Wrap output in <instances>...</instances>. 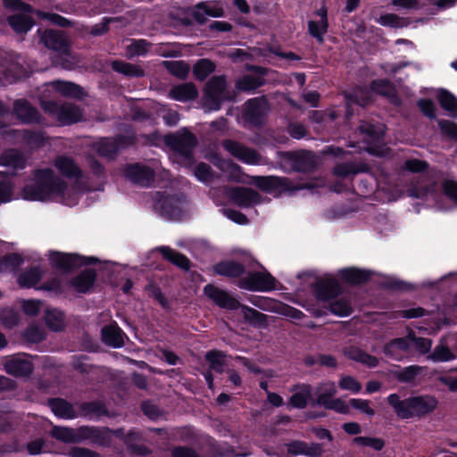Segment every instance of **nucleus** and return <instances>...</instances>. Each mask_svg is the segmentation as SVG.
Listing matches in <instances>:
<instances>
[{
  "label": "nucleus",
  "instance_id": "nucleus-1",
  "mask_svg": "<svg viewBox=\"0 0 457 457\" xmlns=\"http://www.w3.org/2000/svg\"><path fill=\"white\" fill-rule=\"evenodd\" d=\"M68 187L67 183L59 178L50 168L36 170L33 183L23 187V199L27 201H46L61 196Z\"/></svg>",
  "mask_w": 457,
  "mask_h": 457
},
{
  "label": "nucleus",
  "instance_id": "nucleus-2",
  "mask_svg": "<svg viewBox=\"0 0 457 457\" xmlns=\"http://www.w3.org/2000/svg\"><path fill=\"white\" fill-rule=\"evenodd\" d=\"M386 402L401 420L425 417L432 413L438 404L437 399L430 395H412L401 400L396 393L390 394Z\"/></svg>",
  "mask_w": 457,
  "mask_h": 457
},
{
  "label": "nucleus",
  "instance_id": "nucleus-3",
  "mask_svg": "<svg viewBox=\"0 0 457 457\" xmlns=\"http://www.w3.org/2000/svg\"><path fill=\"white\" fill-rule=\"evenodd\" d=\"M237 92L227 88V79L224 75L212 77L204 85V106L210 111H219L224 102H236Z\"/></svg>",
  "mask_w": 457,
  "mask_h": 457
},
{
  "label": "nucleus",
  "instance_id": "nucleus-4",
  "mask_svg": "<svg viewBox=\"0 0 457 457\" xmlns=\"http://www.w3.org/2000/svg\"><path fill=\"white\" fill-rule=\"evenodd\" d=\"M49 262L54 269L63 274H70L83 266L96 265L100 260L95 256L53 251L49 254Z\"/></svg>",
  "mask_w": 457,
  "mask_h": 457
},
{
  "label": "nucleus",
  "instance_id": "nucleus-5",
  "mask_svg": "<svg viewBox=\"0 0 457 457\" xmlns=\"http://www.w3.org/2000/svg\"><path fill=\"white\" fill-rule=\"evenodd\" d=\"M270 109V101L266 96L246 100L242 109L244 123L253 128L262 127L266 122Z\"/></svg>",
  "mask_w": 457,
  "mask_h": 457
},
{
  "label": "nucleus",
  "instance_id": "nucleus-6",
  "mask_svg": "<svg viewBox=\"0 0 457 457\" xmlns=\"http://www.w3.org/2000/svg\"><path fill=\"white\" fill-rule=\"evenodd\" d=\"M163 141L169 148L186 159L193 156V150L198 144L195 135L187 128L165 135Z\"/></svg>",
  "mask_w": 457,
  "mask_h": 457
},
{
  "label": "nucleus",
  "instance_id": "nucleus-7",
  "mask_svg": "<svg viewBox=\"0 0 457 457\" xmlns=\"http://www.w3.org/2000/svg\"><path fill=\"white\" fill-rule=\"evenodd\" d=\"M277 279L268 271L253 270L237 280V286L251 292H270L275 290Z\"/></svg>",
  "mask_w": 457,
  "mask_h": 457
},
{
  "label": "nucleus",
  "instance_id": "nucleus-8",
  "mask_svg": "<svg viewBox=\"0 0 457 457\" xmlns=\"http://www.w3.org/2000/svg\"><path fill=\"white\" fill-rule=\"evenodd\" d=\"M363 142L367 145V152L372 155L381 156L384 146L385 129L381 124L363 121L358 127Z\"/></svg>",
  "mask_w": 457,
  "mask_h": 457
},
{
  "label": "nucleus",
  "instance_id": "nucleus-9",
  "mask_svg": "<svg viewBox=\"0 0 457 457\" xmlns=\"http://www.w3.org/2000/svg\"><path fill=\"white\" fill-rule=\"evenodd\" d=\"M252 183L261 191L274 195H280L298 189L288 178L274 175L253 176L252 177Z\"/></svg>",
  "mask_w": 457,
  "mask_h": 457
},
{
  "label": "nucleus",
  "instance_id": "nucleus-10",
  "mask_svg": "<svg viewBox=\"0 0 457 457\" xmlns=\"http://www.w3.org/2000/svg\"><path fill=\"white\" fill-rule=\"evenodd\" d=\"M135 143L133 136L120 134L115 137H104L97 143V152L104 157H113L120 150L125 149Z\"/></svg>",
  "mask_w": 457,
  "mask_h": 457
},
{
  "label": "nucleus",
  "instance_id": "nucleus-11",
  "mask_svg": "<svg viewBox=\"0 0 457 457\" xmlns=\"http://www.w3.org/2000/svg\"><path fill=\"white\" fill-rule=\"evenodd\" d=\"M12 113L23 124H43L45 120L37 108L25 98H19L13 102Z\"/></svg>",
  "mask_w": 457,
  "mask_h": 457
},
{
  "label": "nucleus",
  "instance_id": "nucleus-12",
  "mask_svg": "<svg viewBox=\"0 0 457 457\" xmlns=\"http://www.w3.org/2000/svg\"><path fill=\"white\" fill-rule=\"evenodd\" d=\"M313 295L317 300L326 302L337 298L342 294V287L334 278H318L312 284Z\"/></svg>",
  "mask_w": 457,
  "mask_h": 457
},
{
  "label": "nucleus",
  "instance_id": "nucleus-13",
  "mask_svg": "<svg viewBox=\"0 0 457 457\" xmlns=\"http://www.w3.org/2000/svg\"><path fill=\"white\" fill-rule=\"evenodd\" d=\"M124 175L133 184L145 187H150L155 179L154 170L140 162L128 164Z\"/></svg>",
  "mask_w": 457,
  "mask_h": 457
},
{
  "label": "nucleus",
  "instance_id": "nucleus-14",
  "mask_svg": "<svg viewBox=\"0 0 457 457\" xmlns=\"http://www.w3.org/2000/svg\"><path fill=\"white\" fill-rule=\"evenodd\" d=\"M229 199L240 208H250L262 203V195L251 187H234L228 190Z\"/></svg>",
  "mask_w": 457,
  "mask_h": 457
},
{
  "label": "nucleus",
  "instance_id": "nucleus-15",
  "mask_svg": "<svg viewBox=\"0 0 457 457\" xmlns=\"http://www.w3.org/2000/svg\"><path fill=\"white\" fill-rule=\"evenodd\" d=\"M223 147L242 162L252 165L260 162L261 155L256 150L247 147L237 141L226 139L223 142Z\"/></svg>",
  "mask_w": 457,
  "mask_h": 457
},
{
  "label": "nucleus",
  "instance_id": "nucleus-16",
  "mask_svg": "<svg viewBox=\"0 0 457 457\" xmlns=\"http://www.w3.org/2000/svg\"><path fill=\"white\" fill-rule=\"evenodd\" d=\"M204 295L220 308L236 311L241 303L231 296L227 291L219 288L212 284H207L204 287Z\"/></svg>",
  "mask_w": 457,
  "mask_h": 457
},
{
  "label": "nucleus",
  "instance_id": "nucleus-17",
  "mask_svg": "<svg viewBox=\"0 0 457 457\" xmlns=\"http://www.w3.org/2000/svg\"><path fill=\"white\" fill-rule=\"evenodd\" d=\"M155 209L158 210L162 217L168 220H179L183 214L179 197L164 193H162L156 201Z\"/></svg>",
  "mask_w": 457,
  "mask_h": 457
},
{
  "label": "nucleus",
  "instance_id": "nucleus-18",
  "mask_svg": "<svg viewBox=\"0 0 457 457\" xmlns=\"http://www.w3.org/2000/svg\"><path fill=\"white\" fill-rule=\"evenodd\" d=\"M44 46L63 54H70V42L65 32L57 29H46L40 37Z\"/></svg>",
  "mask_w": 457,
  "mask_h": 457
},
{
  "label": "nucleus",
  "instance_id": "nucleus-19",
  "mask_svg": "<svg viewBox=\"0 0 457 457\" xmlns=\"http://www.w3.org/2000/svg\"><path fill=\"white\" fill-rule=\"evenodd\" d=\"M79 443L84 440H89L91 444L99 446H109L112 441L108 428L88 426L79 428Z\"/></svg>",
  "mask_w": 457,
  "mask_h": 457
},
{
  "label": "nucleus",
  "instance_id": "nucleus-20",
  "mask_svg": "<svg viewBox=\"0 0 457 457\" xmlns=\"http://www.w3.org/2000/svg\"><path fill=\"white\" fill-rule=\"evenodd\" d=\"M370 89L371 92L387 98L389 103L395 106L402 104L395 85L387 79H373L370 84Z\"/></svg>",
  "mask_w": 457,
  "mask_h": 457
},
{
  "label": "nucleus",
  "instance_id": "nucleus-21",
  "mask_svg": "<svg viewBox=\"0 0 457 457\" xmlns=\"http://www.w3.org/2000/svg\"><path fill=\"white\" fill-rule=\"evenodd\" d=\"M54 167L62 176L67 179H79L83 177L82 170L71 156H57L54 160Z\"/></svg>",
  "mask_w": 457,
  "mask_h": 457
},
{
  "label": "nucleus",
  "instance_id": "nucleus-22",
  "mask_svg": "<svg viewBox=\"0 0 457 457\" xmlns=\"http://www.w3.org/2000/svg\"><path fill=\"white\" fill-rule=\"evenodd\" d=\"M384 354L395 361H400L405 354L410 353V340L408 336L397 337L387 342L383 347Z\"/></svg>",
  "mask_w": 457,
  "mask_h": 457
},
{
  "label": "nucleus",
  "instance_id": "nucleus-23",
  "mask_svg": "<svg viewBox=\"0 0 457 457\" xmlns=\"http://www.w3.org/2000/svg\"><path fill=\"white\" fill-rule=\"evenodd\" d=\"M213 271L220 276L241 278L246 273L245 266L233 260H223L213 266Z\"/></svg>",
  "mask_w": 457,
  "mask_h": 457
},
{
  "label": "nucleus",
  "instance_id": "nucleus-24",
  "mask_svg": "<svg viewBox=\"0 0 457 457\" xmlns=\"http://www.w3.org/2000/svg\"><path fill=\"white\" fill-rule=\"evenodd\" d=\"M79 411L78 416L87 418L88 420H98L102 417L109 416V411L105 403L101 400L83 402L79 404Z\"/></svg>",
  "mask_w": 457,
  "mask_h": 457
},
{
  "label": "nucleus",
  "instance_id": "nucleus-25",
  "mask_svg": "<svg viewBox=\"0 0 457 457\" xmlns=\"http://www.w3.org/2000/svg\"><path fill=\"white\" fill-rule=\"evenodd\" d=\"M345 100L346 101V104L345 105V119L353 114L350 110V104H356L363 108L372 102L371 91L366 87H359L353 94H348L345 90Z\"/></svg>",
  "mask_w": 457,
  "mask_h": 457
},
{
  "label": "nucleus",
  "instance_id": "nucleus-26",
  "mask_svg": "<svg viewBox=\"0 0 457 457\" xmlns=\"http://www.w3.org/2000/svg\"><path fill=\"white\" fill-rule=\"evenodd\" d=\"M31 12L15 13L7 16V23L12 29L19 35H26L36 24Z\"/></svg>",
  "mask_w": 457,
  "mask_h": 457
},
{
  "label": "nucleus",
  "instance_id": "nucleus-27",
  "mask_svg": "<svg viewBox=\"0 0 457 457\" xmlns=\"http://www.w3.org/2000/svg\"><path fill=\"white\" fill-rule=\"evenodd\" d=\"M5 371L13 377H29L34 370L31 361L20 358L12 357L4 363Z\"/></svg>",
  "mask_w": 457,
  "mask_h": 457
},
{
  "label": "nucleus",
  "instance_id": "nucleus-28",
  "mask_svg": "<svg viewBox=\"0 0 457 457\" xmlns=\"http://www.w3.org/2000/svg\"><path fill=\"white\" fill-rule=\"evenodd\" d=\"M47 405L50 407L54 414L63 420H73L78 417L73 404L66 399L61 397L49 398Z\"/></svg>",
  "mask_w": 457,
  "mask_h": 457
},
{
  "label": "nucleus",
  "instance_id": "nucleus-29",
  "mask_svg": "<svg viewBox=\"0 0 457 457\" xmlns=\"http://www.w3.org/2000/svg\"><path fill=\"white\" fill-rule=\"evenodd\" d=\"M97 278L94 269H85L71 280V286L80 294L88 293L94 287Z\"/></svg>",
  "mask_w": 457,
  "mask_h": 457
},
{
  "label": "nucleus",
  "instance_id": "nucleus-30",
  "mask_svg": "<svg viewBox=\"0 0 457 457\" xmlns=\"http://www.w3.org/2000/svg\"><path fill=\"white\" fill-rule=\"evenodd\" d=\"M289 160L294 170L297 172H312L316 169L317 163L312 152L302 154H289Z\"/></svg>",
  "mask_w": 457,
  "mask_h": 457
},
{
  "label": "nucleus",
  "instance_id": "nucleus-31",
  "mask_svg": "<svg viewBox=\"0 0 457 457\" xmlns=\"http://www.w3.org/2000/svg\"><path fill=\"white\" fill-rule=\"evenodd\" d=\"M266 83L267 80L265 78L255 77V75L252 74H245L235 81V89L237 94H254L258 88L263 87Z\"/></svg>",
  "mask_w": 457,
  "mask_h": 457
},
{
  "label": "nucleus",
  "instance_id": "nucleus-32",
  "mask_svg": "<svg viewBox=\"0 0 457 457\" xmlns=\"http://www.w3.org/2000/svg\"><path fill=\"white\" fill-rule=\"evenodd\" d=\"M123 336L124 332L117 323L105 325L101 329L102 341L113 348H120L124 345Z\"/></svg>",
  "mask_w": 457,
  "mask_h": 457
},
{
  "label": "nucleus",
  "instance_id": "nucleus-33",
  "mask_svg": "<svg viewBox=\"0 0 457 457\" xmlns=\"http://www.w3.org/2000/svg\"><path fill=\"white\" fill-rule=\"evenodd\" d=\"M169 95L173 100L187 102L193 101L198 97V90L194 83L187 82L173 87Z\"/></svg>",
  "mask_w": 457,
  "mask_h": 457
},
{
  "label": "nucleus",
  "instance_id": "nucleus-34",
  "mask_svg": "<svg viewBox=\"0 0 457 457\" xmlns=\"http://www.w3.org/2000/svg\"><path fill=\"white\" fill-rule=\"evenodd\" d=\"M159 252L164 260L168 261L178 268L185 271L190 270L191 262L185 254L169 246H161L159 248Z\"/></svg>",
  "mask_w": 457,
  "mask_h": 457
},
{
  "label": "nucleus",
  "instance_id": "nucleus-35",
  "mask_svg": "<svg viewBox=\"0 0 457 457\" xmlns=\"http://www.w3.org/2000/svg\"><path fill=\"white\" fill-rule=\"evenodd\" d=\"M44 320L46 327L54 332H61L65 329V315L59 309L47 308L45 311Z\"/></svg>",
  "mask_w": 457,
  "mask_h": 457
},
{
  "label": "nucleus",
  "instance_id": "nucleus-36",
  "mask_svg": "<svg viewBox=\"0 0 457 457\" xmlns=\"http://www.w3.org/2000/svg\"><path fill=\"white\" fill-rule=\"evenodd\" d=\"M43 278V270L39 266H33L22 271L17 278V283L21 288L35 287Z\"/></svg>",
  "mask_w": 457,
  "mask_h": 457
},
{
  "label": "nucleus",
  "instance_id": "nucleus-37",
  "mask_svg": "<svg viewBox=\"0 0 457 457\" xmlns=\"http://www.w3.org/2000/svg\"><path fill=\"white\" fill-rule=\"evenodd\" d=\"M81 112L79 108L71 104H61L58 115L56 117L57 121L62 126L74 124L80 120Z\"/></svg>",
  "mask_w": 457,
  "mask_h": 457
},
{
  "label": "nucleus",
  "instance_id": "nucleus-38",
  "mask_svg": "<svg viewBox=\"0 0 457 457\" xmlns=\"http://www.w3.org/2000/svg\"><path fill=\"white\" fill-rule=\"evenodd\" d=\"M245 323L254 328H265L268 325V316L248 305L239 307Z\"/></svg>",
  "mask_w": 457,
  "mask_h": 457
},
{
  "label": "nucleus",
  "instance_id": "nucleus-39",
  "mask_svg": "<svg viewBox=\"0 0 457 457\" xmlns=\"http://www.w3.org/2000/svg\"><path fill=\"white\" fill-rule=\"evenodd\" d=\"M372 273L356 267L345 268V286H361L368 283Z\"/></svg>",
  "mask_w": 457,
  "mask_h": 457
},
{
  "label": "nucleus",
  "instance_id": "nucleus-40",
  "mask_svg": "<svg viewBox=\"0 0 457 457\" xmlns=\"http://www.w3.org/2000/svg\"><path fill=\"white\" fill-rule=\"evenodd\" d=\"M345 357L366 365L369 368H375L378 365V359L358 347L345 348Z\"/></svg>",
  "mask_w": 457,
  "mask_h": 457
},
{
  "label": "nucleus",
  "instance_id": "nucleus-41",
  "mask_svg": "<svg viewBox=\"0 0 457 457\" xmlns=\"http://www.w3.org/2000/svg\"><path fill=\"white\" fill-rule=\"evenodd\" d=\"M112 68L114 71L129 78H142L145 76V71L142 68L122 60L113 61Z\"/></svg>",
  "mask_w": 457,
  "mask_h": 457
},
{
  "label": "nucleus",
  "instance_id": "nucleus-42",
  "mask_svg": "<svg viewBox=\"0 0 457 457\" xmlns=\"http://www.w3.org/2000/svg\"><path fill=\"white\" fill-rule=\"evenodd\" d=\"M26 163L27 162L24 155L17 150H8L0 156V164L3 166L24 169Z\"/></svg>",
  "mask_w": 457,
  "mask_h": 457
},
{
  "label": "nucleus",
  "instance_id": "nucleus-43",
  "mask_svg": "<svg viewBox=\"0 0 457 457\" xmlns=\"http://www.w3.org/2000/svg\"><path fill=\"white\" fill-rule=\"evenodd\" d=\"M426 370V367L413 364L395 371V377L400 383H412L419 376L424 375Z\"/></svg>",
  "mask_w": 457,
  "mask_h": 457
},
{
  "label": "nucleus",
  "instance_id": "nucleus-44",
  "mask_svg": "<svg viewBox=\"0 0 457 457\" xmlns=\"http://www.w3.org/2000/svg\"><path fill=\"white\" fill-rule=\"evenodd\" d=\"M51 435L54 438L63 443H79V428L75 430L71 428L54 426L52 428Z\"/></svg>",
  "mask_w": 457,
  "mask_h": 457
},
{
  "label": "nucleus",
  "instance_id": "nucleus-45",
  "mask_svg": "<svg viewBox=\"0 0 457 457\" xmlns=\"http://www.w3.org/2000/svg\"><path fill=\"white\" fill-rule=\"evenodd\" d=\"M216 65L210 59H199L193 66V74L199 81H204L207 77L215 71Z\"/></svg>",
  "mask_w": 457,
  "mask_h": 457
},
{
  "label": "nucleus",
  "instance_id": "nucleus-46",
  "mask_svg": "<svg viewBox=\"0 0 457 457\" xmlns=\"http://www.w3.org/2000/svg\"><path fill=\"white\" fill-rule=\"evenodd\" d=\"M55 89L64 96L80 99L84 95V88L71 81H56Z\"/></svg>",
  "mask_w": 457,
  "mask_h": 457
},
{
  "label": "nucleus",
  "instance_id": "nucleus-47",
  "mask_svg": "<svg viewBox=\"0 0 457 457\" xmlns=\"http://www.w3.org/2000/svg\"><path fill=\"white\" fill-rule=\"evenodd\" d=\"M163 67L170 74L179 79L187 78L190 66L185 61H163Z\"/></svg>",
  "mask_w": 457,
  "mask_h": 457
},
{
  "label": "nucleus",
  "instance_id": "nucleus-48",
  "mask_svg": "<svg viewBox=\"0 0 457 457\" xmlns=\"http://www.w3.org/2000/svg\"><path fill=\"white\" fill-rule=\"evenodd\" d=\"M226 354L222 351L211 350L205 353V360L209 363V368L216 373H223L225 371V361Z\"/></svg>",
  "mask_w": 457,
  "mask_h": 457
},
{
  "label": "nucleus",
  "instance_id": "nucleus-49",
  "mask_svg": "<svg viewBox=\"0 0 457 457\" xmlns=\"http://www.w3.org/2000/svg\"><path fill=\"white\" fill-rule=\"evenodd\" d=\"M440 106L457 118V97L446 89H442L437 95Z\"/></svg>",
  "mask_w": 457,
  "mask_h": 457
},
{
  "label": "nucleus",
  "instance_id": "nucleus-50",
  "mask_svg": "<svg viewBox=\"0 0 457 457\" xmlns=\"http://www.w3.org/2000/svg\"><path fill=\"white\" fill-rule=\"evenodd\" d=\"M10 134L19 136L28 145H40L44 142L43 134L40 131H34L31 129H11Z\"/></svg>",
  "mask_w": 457,
  "mask_h": 457
},
{
  "label": "nucleus",
  "instance_id": "nucleus-51",
  "mask_svg": "<svg viewBox=\"0 0 457 457\" xmlns=\"http://www.w3.org/2000/svg\"><path fill=\"white\" fill-rule=\"evenodd\" d=\"M317 403L326 409L334 410L338 413H343V398L333 399L332 393H321L318 395Z\"/></svg>",
  "mask_w": 457,
  "mask_h": 457
},
{
  "label": "nucleus",
  "instance_id": "nucleus-52",
  "mask_svg": "<svg viewBox=\"0 0 457 457\" xmlns=\"http://www.w3.org/2000/svg\"><path fill=\"white\" fill-rule=\"evenodd\" d=\"M429 359L434 362L449 361L455 359V354L445 344L440 342L430 353Z\"/></svg>",
  "mask_w": 457,
  "mask_h": 457
},
{
  "label": "nucleus",
  "instance_id": "nucleus-53",
  "mask_svg": "<svg viewBox=\"0 0 457 457\" xmlns=\"http://www.w3.org/2000/svg\"><path fill=\"white\" fill-rule=\"evenodd\" d=\"M410 340V352L413 349L417 350L420 353H428L432 346V340L427 337H416L413 332L408 334Z\"/></svg>",
  "mask_w": 457,
  "mask_h": 457
},
{
  "label": "nucleus",
  "instance_id": "nucleus-54",
  "mask_svg": "<svg viewBox=\"0 0 457 457\" xmlns=\"http://www.w3.org/2000/svg\"><path fill=\"white\" fill-rule=\"evenodd\" d=\"M311 396V391L308 388L294 393L289 398L287 409H304L307 406Z\"/></svg>",
  "mask_w": 457,
  "mask_h": 457
},
{
  "label": "nucleus",
  "instance_id": "nucleus-55",
  "mask_svg": "<svg viewBox=\"0 0 457 457\" xmlns=\"http://www.w3.org/2000/svg\"><path fill=\"white\" fill-rule=\"evenodd\" d=\"M381 286L383 288L394 292H408L414 289L411 284L395 278H386L381 282Z\"/></svg>",
  "mask_w": 457,
  "mask_h": 457
},
{
  "label": "nucleus",
  "instance_id": "nucleus-56",
  "mask_svg": "<svg viewBox=\"0 0 457 457\" xmlns=\"http://www.w3.org/2000/svg\"><path fill=\"white\" fill-rule=\"evenodd\" d=\"M352 445L370 447L376 451H381L385 446V442L381 438L370 436H356L352 439Z\"/></svg>",
  "mask_w": 457,
  "mask_h": 457
},
{
  "label": "nucleus",
  "instance_id": "nucleus-57",
  "mask_svg": "<svg viewBox=\"0 0 457 457\" xmlns=\"http://www.w3.org/2000/svg\"><path fill=\"white\" fill-rule=\"evenodd\" d=\"M349 407L358 410L369 417L375 415V411L370 406L369 400L357 398L350 399L347 405L345 403V414L348 412Z\"/></svg>",
  "mask_w": 457,
  "mask_h": 457
},
{
  "label": "nucleus",
  "instance_id": "nucleus-58",
  "mask_svg": "<svg viewBox=\"0 0 457 457\" xmlns=\"http://www.w3.org/2000/svg\"><path fill=\"white\" fill-rule=\"evenodd\" d=\"M23 262L24 260L21 254L17 253H7L0 258V270H16Z\"/></svg>",
  "mask_w": 457,
  "mask_h": 457
},
{
  "label": "nucleus",
  "instance_id": "nucleus-59",
  "mask_svg": "<svg viewBox=\"0 0 457 457\" xmlns=\"http://www.w3.org/2000/svg\"><path fill=\"white\" fill-rule=\"evenodd\" d=\"M22 337L29 343H40L45 340L46 335L37 326L31 325L24 329Z\"/></svg>",
  "mask_w": 457,
  "mask_h": 457
},
{
  "label": "nucleus",
  "instance_id": "nucleus-60",
  "mask_svg": "<svg viewBox=\"0 0 457 457\" xmlns=\"http://www.w3.org/2000/svg\"><path fill=\"white\" fill-rule=\"evenodd\" d=\"M38 290L52 292L56 295H60L64 293V288L62 280L57 278H52L43 282L38 287Z\"/></svg>",
  "mask_w": 457,
  "mask_h": 457
},
{
  "label": "nucleus",
  "instance_id": "nucleus-61",
  "mask_svg": "<svg viewBox=\"0 0 457 457\" xmlns=\"http://www.w3.org/2000/svg\"><path fill=\"white\" fill-rule=\"evenodd\" d=\"M3 5L5 9L20 12L19 13L33 12L34 8L22 0H4Z\"/></svg>",
  "mask_w": 457,
  "mask_h": 457
},
{
  "label": "nucleus",
  "instance_id": "nucleus-62",
  "mask_svg": "<svg viewBox=\"0 0 457 457\" xmlns=\"http://www.w3.org/2000/svg\"><path fill=\"white\" fill-rule=\"evenodd\" d=\"M417 106L421 113L429 120L436 119V105L429 98H420L417 101Z\"/></svg>",
  "mask_w": 457,
  "mask_h": 457
},
{
  "label": "nucleus",
  "instance_id": "nucleus-63",
  "mask_svg": "<svg viewBox=\"0 0 457 457\" xmlns=\"http://www.w3.org/2000/svg\"><path fill=\"white\" fill-rule=\"evenodd\" d=\"M326 23L323 24L321 21H309L308 30L312 37L316 38L320 43L323 41V36L328 31Z\"/></svg>",
  "mask_w": 457,
  "mask_h": 457
},
{
  "label": "nucleus",
  "instance_id": "nucleus-64",
  "mask_svg": "<svg viewBox=\"0 0 457 457\" xmlns=\"http://www.w3.org/2000/svg\"><path fill=\"white\" fill-rule=\"evenodd\" d=\"M437 123L443 135L457 141V123L448 120H439Z\"/></svg>",
  "mask_w": 457,
  "mask_h": 457
}]
</instances>
